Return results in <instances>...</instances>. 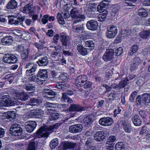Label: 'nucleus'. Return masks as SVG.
<instances>
[{
	"label": "nucleus",
	"mask_w": 150,
	"mask_h": 150,
	"mask_svg": "<svg viewBox=\"0 0 150 150\" xmlns=\"http://www.w3.org/2000/svg\"><path fill=\"white\" fill-rule=\"evenodd\" d=\"M48 14H46L43 16V18L42 19L41 22L44 25L46 24L48 21V18L49 17Z\"/></svg>",
	"instance_id": "nucleus-54"
},
{
	"label": "nucleus",
	"mask_w": 150,
	"mask_h": 150,
	"mask_svg": "<svg viewBox=\"0 0 150 150\" xmlns=\"http://www.w3.org/2000/svg\"><path fill=\"white\" fill-rule=\"evenodd\" d=\"M122 111V109L120 107H117V109H115L114 111L113 116L114 117H116L118 114H120Z\"/></svg>",
	"instance_id": "nucleus-58"
},
{
	"label": "nucleus",
	"mask_w": 150,
	"mask_h": 150,
	"mask_svg": "<svg viewBox=\"0 0 150 150\" xmlns=\"http://www.w3.org/2000/svg\"><path fill=\"white\" fill-rule=\"evenodd\" d=\"M77 49L79 53L82 55L85 56L88 54V52L87 48H85L81 44L78 45Z\"/></svg>",
	"instance_id": "nucleus-24"
},
{
	"label": "nucleus",
	"mask_w": 150,
	"mask_h": 150,
	"mask_svg": "<svg viewBox=\"0 0 150 150\" xmlns=\"http://www.w3.org/2000/svg\"><path fill=\"white\" fill-rule=\"evenodd\" d=\"M50 134L48 132L44 133L41 132L40 133H37V131L34 134L35 137L38 138H47Z\"/></svg>",
	"instance_id": "nucleus-34"
},
{
	"label": "nucleus",
	"mask_w": 150,
	"mask_h": 150,
	"mask_svg": "<svg viewBox=\"0 0 150 150\" xmlns=\"http://www.w3.org/2000/svg\"><path fill=\"white\" fill-rule=\"evenodd\" d=\"M25 18V17L24 16H18L16 19V22L17 25H21L23 26V22Z\"/></svg>",
	"instance_id": "nucleus-46"
},
{
	"label": "nucleus",
	"mask_w": 150,
	"mask_h": 150,
	"mask_svg": "<svg viewBox=\"0 0 150 150\" xmlns=\"http://www.w3.org/2000/svg\"><path fill=\"white\" fill-rule=\"evenodd\" d=\"M82 125L77 124L70 126L69 128L70 132L72 133H77L80 132L82 129Z\"/></svg>",
	"instance_id": "nucleus-18"
},
{
	"label": "nucleus",
	"mask_w": 150,
	"mask_h": 150,
	"mask_svg": "<svg viewBox=\"0 0 150 150\" xmlns=\"http://www.w3.org/2000/svg\"><path fill=\"white\" fill-rule=\"evenodd\" d=\"M13 41V38L11 36H5L2 38L1 42L4 45H11Z\"/></svg>",
	"instance_id": "nucleus-20"
},
{
	"label": "nucleus",
	"mask_w": 150,
	"mask_h": 150,
	"mask_svg": "<svg viewBox=\"0 0 150 150\" xmlns=\"http://www.w3.org/2000/svg\"><path fill=\"white\" fill-rule=\"evenodd\" d=\"M36 68L37 67L35 66H32V67L30 69H27L26 70V74L28 76H29V75H30L31 74H33L32 73H34L35 71Z\"/></svg>",
	"instance_id": "nucleus-50"
},
{
	"label": "nucleus",
	"mask_w": 150,
	"mask_h": 150,
	"mask_svg": "<svg viewBox=\"0 0 150 150\" xmlns=\"http://www.w3.org/2000/svg\"><path fill=\"white\" fill-rule=\"evenodd\" d=\"M105 1H101L98 5L97 8V10L99 12H102L104 10V8H106L107 6V4L105 3L104 2Z\"/></svg>",
	"instance_id": "nucleus-33"
},
{
	"label": "nucleus",
	"mask_w": 150,
	"mask_h": 150,
	"mask_svg": "<svg viewBox=\"0 0 150 150\" xmlns=\"http://www.w3.org/2000/svg\"><path fill=\"white\" fill-rule=\"evenodd\" d=\"M35 7L33 6L32 4H28L25 5L23 8V13H28L32 16V18L33 20L35 21L37 20L38 15L37 14H34Z\"/></svg>",
	"instance_id": "nucleus-3"
},
{
	"label": "nucleus",
	"mask_w": 150,
	"mask_h": 150,
	"mask_svg": "<svg viewBox=\"0 0 150 150\" xmlns=\"http://www.w3.org/2000/svg\"><path fill=\"white\" fill-rule=\"evenodd\" d=\"M48 74L45 69L40 70L37 74V79L40 81H43L47 78Z\"/></svg>",
	"instance_id": "nucleus-13"
},
{
	"label": "nucleus",
	"mask_w": 150,
	"mask_h": 150,
	"mask_svg": "<svg viewBox=\"0 0 150 150\" xmlns=\"http://www.w3.org/2000/svg\"><path fill=\"white\" fill-rule=\"evenodd\" d=\"M29 52V50L28 49H25L21 53V58H22V59H23L24 57L28 56Z\"/></svg>",
	"instance_id": "nucleus-55"
},
{
	"label": "nucleus",
	"mask_w": 150,
	"mask_h": 150,
	"mask_svg": "<svg viewBox=\"0 0 150 150\" xmlns=\"http://www.w3.org/2000/svg\"><path fill=\"white\" fill-rule=\"evenodd\" d=\"M132 122L135 126H139L141 125L142 123V120L140 117L138 115L133 116L132 118Z\"/></svg>",
	"instance_id": "nucleus-23"
},
{
	"label": "nucleus",
	"mask_w": 150,
	"mask_h": 150,
	"mask_svg": "<svg viewBox=\"0 0 150 150\" xmlns=\"http://www.w3.org/2000/svg\"><path fill=\"white\" fill-rule=\"evenodd\" d=\"M45 131L46 132L50 131L48 127L47 126L41 127L38 130L37 133H40Z\"/></svg>",
	"instance_id": "nucleus-47"
},
{
	"label": "nucleus",
	"mask_w": 150,
	"mask_h": 150,
	"mask_svg": "<svg viewBox=\"0 0 150 150\" xmlns=\"http://www.w3.org/2000/svg\"><path fill=\"white\" fill-rule=\"evenodd\" d=\"M57 18L59 24L61 25H64L65 24V21L63 17L62 14L58 12L57 15Z\"/></svg>",
	"instance_id": "nucleus-40"
},
{
	"label": "nucleus",
	"mask_w": 150,
	"mask_h": 150,
	"mask_svg": "<svg viewBox=\"0 0 150 150\" xmlns=\"http://www.w3.org/2000/svg\"><path fill=\"white\" fill-rule=\"evenodd\" d=\"M117 94L116 91H113L109 94V97H111L112 98H109V99L112 100H114L117 97Z\"/></svg>",
	"instance_id": "nucleus-52"
},
{
	"label": "nucleus",
	"mask_w": 150,
	"mask_h": 150,
	"mask_svg": "<svg viewBox=\"0 0 150 150\" xmlns=\"http://www.w3.org/2000/svg\"><path fill=\"white\" fill-rule=\"evenodd\" d=\"M83 123L85 125H88L93 122V120L91 115L85 116L83 117Z\"/></svg>",
	"instance_id": "nucleus-26"
},
{
	"label": "nucleus",
	"mask_w": 150,
	"mask_h": 150,
	"mask_svg": "<svg viewBox=\"0 0 150 150\" xmlns=\"http://www.w3.org/2000/svg\"><path fill=\"white\" fill-rule=\"evenodd\" d=\"M82 33V34L81 35L80 38L83 40L89 39L91 37V34L89 32L83 31Z\"/></svg>",
	"instance_id": "nucleus-35"
},
{
	"label": "nucleus",
	"mask_w": 150,
	"mask_h": 150,
	"mask_svg": "<svg viewBox=\"0 0 150 150\" xmlns=\"http://www.w3.org/2000/svg\"><path fill=\"white\" fill-rule=\"evenodd\" d=\"M142 100L145 104L150 103V93H143L142 95Z\"/></svg>",
	"instance_id": "nucleus-29"
},
{
	"label": "nucleus",
	"mask_w": 150,
	"mask_h": 150,
	"mask_svg": "<svg viewBox=\"0 0 150 150\" xmlns=\"http://www.w3.org/2000/svg\"><path fill=\"white\" fill-rule=\"evenodd\" d=\"M108 11H103L102 13L99 14L97 18L98 21L100 22H102L104 21L106 18Z\"/></svg>",
	"instance_id": "nucleus-30"
},
{
	"label": "nucleus",
	"mask_w": 150,
	"mask_h": 150,
	"mask_svg": "<svg viewBox=\"0 0 150 150\" xmlns=\"http://www.w3.org/2000/svg\"><path fill=\"white\" fill-rule=\"evenodd\" d=\"M60 147L63 150H74L76 146V144L65 141L60 144Z\"/></svg>",
	"instance_id": "nucleus-8"
},
{
	"label": "nucleus",
	"mask_w": 150,
	"mask_h": 150,
	"mask_svg": "<svg viewBox=\"0 0 150 150\" xmlns=\"http://www.w3.org/2000/svg\"><path fill=\"white\" fill-rule=\"evenodd\" d=\"M46 107L48 108L49 110H51L52 108H54V105H55L53 103H50L49 102H46L45 104Z\"/></svg>",
	"instance_id": "nucleus-63"
},
{
	"label": "nucleus",
	"mask_w": 150,
	"mask_h": 150,
	"mask_svg": "<svg viewBox=\"0 0 150 150\" xmlns=\"http://www.w3.org/2000/svg\"><path fill=\"white\" fill-rule=\"evenodd\" d=\"M106 133L103 131L97 132L94 135V139L97 142L103 141L106 136Z\"/></svg>",
	"instance_id": "nucleus-15"
},
{
	"label": "nucleus",
	"mask_w": 150,
	"mask_h": 150,
	"mask_svg": "<svg viewBox=\"0 0 150 150\" xmlns=\"http://www.w3.org/2000/svg\"><path fill=\"white\" fill-rule=\"evenodd\" d=\"M60 39V34H56L54 36L53 39V42L55 44H57L58 42V40L59 39Z\"/></svg>",
	"instance_id": "nucleus-56"
},
{
	"label": "nucleus",
	"mask_w": 150,
	"mask_h": 150,
	"mask_svg": "<svg viewBox=\"0 0 150 150\" xmlns=\"http://www.w3.org/2000/svg\"><path fill=\"white\" fill-rule=\"evenodd\" d=\"M27 150H36V144L35 141H31L28 145Z\"/></svg>",
	"instance_id": "nucleus-45"
},
{
	"label": "nucleus",
	"mask_w": 150,
	"mask_h": 150,
	"mask_svg": "<svg viewBox=\"0 0 150 150\" xmlns=\"http://www.w3.org/2000/svg\"><path fill=\"white\" fill-rule=\"evenodd\" d=\"M76 23H74L73 22V31L75 33H80L83 30V28L81 27L80 24H76Z\"/></svg>",
	"instance_id": "nucleus-25"
},
{
	"label": "nucleus",
	"mask_w": 150,
	"mask_h": 150,
	"mask_svg": "<svg viewBox=\"0 0 150 150\" xmlns=\"http://www.w3.org/2000/svg\"><path fill=\"white\" fill-rule=\"evenodd\" d=\"M123 127L125 132H126L130 133L132 130V128L130 123L125 125Z\"/></svg>",
	"instance_id": "nucleus-51"
},
{
	"label": "nucleus",
	"mask_w": 150,
	"mask_h": 150,
	"mask_svg": "<svg viewBox=\"0 0 150 150\" xmlns=\"http://www.w3.org/2000/svg\"><path fill=\"white\" fill-rule=\"evenodd\" d=\"M114 52L113 49H109L107 50L103 56V59L105 62L111 60L114 56Z\"/></svg>",
	"instance_id": "nucleus-11"
},
{
	"label": "nucleus",
	"mask_w": 150,
	"mask_h": 150,
	"mask_svg": "<svg viewBox=\"0 0 150 150\" xmlns=\"http://www.w3.org/2000/svg\"><path fill=\"white\" fill-rule=\"evenodd\" d=\"M94 43L91 40H87L85 42V46L89 51L93 50L94 48Z\"/></svg>",
	"instance_id": "nucleus-27"
},
{
	"label": "nucleus",
	"mask_w": 150,
	"mask_h": 150,
	"mask_svg": "<svg viewBox=\"0 0 150 150\" xmlns=\"http://www.w3.org/2000/svg\"><path fill=\"white\" fill-rule=\"evenodd\" d=\"M3 61L7 63L14 64L17 62L18 58L14 55L8 54L4 57Z\"/></svg>",
	"instance_id": "nucleus-7"
},
{
	"label": "nucleus",
	"mask_w": 150,
	"mask_h": 150,
	"mask_svg": "<svg viewBox=\"0 0 150 150\" xmlns=\"http://www.w3.org/2000/svg\"><path fill=\"white\" fill-rule=\"evenodd\" d=\"M71 17L75 19L74 21V23H77L82 21H84L86 18L85 15L79 13V11L76 8L72 9L70 11Z\"/></svg>",
	"instance_id": "nucleus-2"
},
{
	"label": "nucleus",
	"mask_w": 150,
	"mask_h": 150,
	"mask_svg": "<svg viewBox=\"0 0 150 150\" xmlns=\"http://www.w3.org/2000/svg\"><path fill=\"white\" fill-rule=\"evenodd\" d=\"M70 109L71 111L82 112L85 110V108L79 105L73 104L71 105Z\"/></svg>",
	"instance_id": "nucleus-21"
},
{
	"label": "nucleus",
	"mask_w": 150,
	"mask_h": 150,
	"mask_svg": "<svg viewBox=\"0 0 150 150\" xmlns=\"http://www.w3.org/2000/svg\"><path fill=\"white\" fill-rule=\"evenodd\" d=\"M138 49V46L137 45L134 44L131 48V52L129 53V54L131 56L133 55L137 51Z\"/></svg>",
	"instance_id": "nucleus-43"
},
{
	"label": "nucleus",
	"mask_w": 150,
	"mask_h": 150,
	"mask_svg": "<svg viewBox=\"0 0 150 150\" xmlns=\"http://www.w3.org/2000/svg\"><path fill=\"white\" fill-rule=\"evenodd\" d=\"M37 124L35 121H30L28 124L25 125L26 130L29 133H31L34 130Z\"/></svg>",
	"instance_id": "nucleus-19"
},
{
	"label": "nucleus",
	"mask_w": 150,
	"mask_h": 150,
	"mask_svg": "<svg viewBox=\"0 0 150 150\" xmlns=\"http://www.w3.org/2000/svg\"><path fill=\"white\" fill-rule=\"evenodd\" d=\"M150 35V31L149 30H145L141 32L139 34L141 38L147 39Z\"/></svg>",
	"instance_id": "nucleus-31"
},
{
	"label": "nucleus",
	"mask_w": 150,
	"mask_h": 150,
	"mask_svg": "<svg viewBox=\"0 0 150 150\" xmlns=\"http://www.w3.org/2000/svg\"><path fill=\"white\" fill-rule=\"evenodd\" d=\"M43 114V111L39 108L32 110L29 114V116L30 117L36 118H41Z\"/></svg>",
	"instance_id": "nucleus-9"
},
{
	"label": "nucleus",
	"mask_w": 150,
	"mask_h": 150,
	"mask_svg": "<svg viewBox=\"0 0 150 150\" xmlns=\"http://www.w3.org/2000/svg\"><path fill=\"white\" fill-rule=\"evenodd\" d=\"M138 14L139 16L142 18L146 17L148 15V13L145 9L140 8L139 10Z\"/></svg>",
	"instance_id": "nucleus-37"
},
{
	"label": "nucleus",
	"mask_w": 150,
	"mask_h": 150,
	"mask_svg": "<svg viewBox=\"0 0 150 150\" xmlns=\"http://www.w3.org/2000/svg\"><path fill=\"white\" fill-rule=\"evenodd\" d=\"M125 145L122 142L117 143L115 146V150H125Z\"/></svg>",
	"instance_id": "nucleus-36"
},
{
	"label": "nucleus",
	"mask_w": 150,
	"mask_h": 150,
	"mask_svg": "<svg viewBox=\"0 0 150 150\" xmlns=\"http://www.w3.org/2000/svg\"><path fill=\"white\" fill-rule=\"evenodd\" d=\"M120 9V7L119 5H114L111 13L112 15L115 16L117 15Z\"/></svg>",
	"instance_id": "nucleus-38"
},
{
	"label": "nucleus",
	"mask_w": 150,
	"mask_h": 150,
	"mask_svg": "<svg viewBox=\"0 0 150 150\" xmlns=\"http://www.w3.org/2000/svg\"><path fill=\"white\" fill-rule=\"evenodd\" d=\"M88 78L86 75H80L78 76L75 79V83L78 87L83 86V83L87 80Z\"/></svg>",
	"instance_id": "nucleus-10"
},
{
	"label": "nucleus",
	"mask_w": 150,
	"mask_h": 150,
	"mask_svg": "<svg viewBox=\"0 0 150 150\" xmlns=\"http://www.w3.org/2000/svg\"><path fill=\"white\" fill-rule=\"evenodd\" d=\"M127 84V82L125 80L120 81L119 83L120 88L125 87Z\"/></svg>",
	"instance_id": "nucleus-62"
},
{
	"label": "nucleus",
	"mask_w": 150,
	"mask_h": 150,
	"mask_svg": "<svg viewBox=\"0 0 150 150\" xmlns=\"http://www.w3.org/2000/svg\"><path fill=\"white\" fill-rule=\"evenodd\" d=\"M115 52L116 55L117 56H120L123 53V50L122 47H119L115 50Z\"/></svg>",
	"instance_id": "nucleus-57"
},
{
	"label": "nucleus",
	"mask_w": 150,
	"mask_h": 150,
	"mask_svg": "<svg viewBox=\"0 0 150 150\" xmlns=\"http://www.w3.org/2000/svg\"><path fill=\"white\" fill-rule=\"evenodd\" d=\"M117 33V27L114 25H111L108 28L107 31L106 32V35L108 38H113Z\"/></svg>",
	"instance_id": "nucleus-6"
},
{
	"label": "nucleus",
	"mask_w": 150,
	"mask_h": 150,
	"mask_svg": "<svg viewBox=\"0 0 150 150\" xmlns=\"http://www.w3.org/2000/svg\"><path fill=\"white\" fill-rule=\"evenodd\" d=\"M113 122V119L110 117H103L100 118L99 121V124L103 126L110 125Z\"/></svg>",
	"instance_id": "nucleus-14"
},
{
	"label": "nucleus",
	"mask_w": 150,
	"mask_h": 150,
	"mask_svg": "<svg viewBox=\"0 0 150 150\" xmlns=\"http://www.w3.org/2000/svg\"><path fill=\"white\" fill-rule=\"evenodd\" d=\"M94 64L95 66L98 67L100 66L103 64V62L100 59L98 58H96L94 59Z\"/></svg>",
	"instance_id": "nucleus-53"
},
{
	"label": "nucleus",
	"mask_w": 150,
	"mask_h": 150,
	"mask_svg": "<svg viewBox=\"0 0 150 150\" xmlns=\"http://www.w3.org/2000/svg\"><path fill=\"white\" fill-rule=\"evenodd\" d=\"M86 26L88 29L92 31L96 30L98 28V24L97 21L93 20L88 21Z\"/></svg>",
	"instance_id": "nucleus-12"
},
{
	"label": "nucleus",
	"mask_w": 150,
	"mask_h": 150,
	"mask_svg": "<svg viewBox=\"0 0 150 150\" xmlns=\"http://www.w3.org/2000/svg\"><path fill=\"white\" fill-rule=\"evenodd\" d=\"M148 132H149L148 130L146 129V127L144 126L142 127L141 130L140 132V134L141 135L145 136V135Z\"/></svg>",
	"instance_id": "nucleus-59"
},
{
	"label": "nucleus",
	"mask_w": 150,
	"mask_h": 150,
	"mask_svg": "<svg viewBox=\"0 0 150 150\" xmlns=\"http://www.w3.org/2000/svg\"><path fill=\"white\" fill-rule=\"evenodd\" d=\"M11 100L8 96H4L0 103V106L8 107L11 105Z\"/></svg>",
	"instance_id": "nucleus-16"
},
{
	"label": "nucleus",
	"mask_w": 150,
	"mask_h": 150,
	"mask_svg": "<svg viewBox=\"0 0 150 150\" xmlns=\"http://www.w3.org/2000/svg\"><path fill=\"white\" fill-rule=\"evenodd\" d=\"M93 140L92 138H88L86 141L85 145L86 147H90L93 146Z\"/></svg>",
	"instance_id": "nucleus-48"
},
{
	"label": "nucleus",
	"mask_w": 150,
	"mask_h": 150,
	"mask_svg": "<svg viewBox=\"0 0 150 150\" xmlns=\"http://www.w3.org/2000/svg\"><path fill=\"white\" fill-rule=\"evenodd\" d=\"M59 79L60 82L56 85V86L58 88L64 90L68 87L69 85L67 83L68 81V76L67 73L61 74L59 77Z\"/></svg>",
	"instance_id": "nucleus-1"
},
{
	"label": "nucleus",
	"mask_w": 150,
	"mask_h": 150,
	"mask_svg": "<svg viewBox=\"0 0 150 150\" xmlns=\"http://www.w3.org/2000/svg\"><path fill=\"white\" fill-rule=\"evenodd\" d=\"M17 4V3L15 0H11L7 5L6 8L9 9L16 8Z\"/></svg>",
	"instance_id": "nucleus-28"
},
{
	"label": "nucleus",
	"mask_w": 150,
	"mask_h": 150,
	"mask_svg": "<svg viewBox=\"0 0 150 150\" xmlns=\"http://www.w3.org/2000/svg\"><path fill=\"white\" fill-rule=\"evenodd\" d=\"M59 34L60 40L63 47L69 48L71 46V43L69 37L64 32L60 33Z\"/></svg>",
	"instance_id": "nucleus-4"
},
{
	"label": "nucleus",
	"mask_w": 150,
	"mask_h": 150,
	"mask_svg": "<svg viewBox=\"0 0 150 150\" xmlns=\"http://www.w3.org/2000/svg\"><path fill=\"white\" fill-rule=\"evenodd\" d=\"M37 62L40 66H45L48 64L49 60L47 57L45 56L40 58Z\"/></svg>",
	"instance_id": "nucleus-22"
},
{
	"label": "nucleus",
	"mask_w": 150,
	"mask_h": 150,
	"mask_svg": "<svg viewBox=\"0 0 150 150\" xmlns=\"http://www.w3.org/2000/svg\"><path fill=\"white\" fill-rule=\"evenodd\" d=\"M23 132L22 128L20 125L17 124L12 125L10 128V133L13 136H17L21 135Z\"/></svg>",
	"instance_id": "nucleus-5"
},
{
	"label": "nucleus",
	"mask_w": 150,
	"mask_h": 150,
	"mask_svg": "<svg viewBox=\"0 0 150 150\" xmlns=\"http://www.w3.org/2000/svg\"><path fill=\"white\" fill-rule=\"evenodd\" d=\"M92 85V82L91 81H86L83 83V88L85 89L88 88H90Z\"/></svg>",
	"instance_id": "nucleus-61"
},
{
	"label": "nucleus",
	"mask_w": 150,
	"mask_h": 150,
	"mask_svg": "<svg viewBox=\"0 0 150 150\" xmlns=\"http://www.w3.org/2000/svg\"><path fill=\"white\" fill-rule=\"evenodd\" d=\"M61 102L64 103L67 106L69 104L73 103V100L70 98L67 95V93L65 92L62 93V97L60 98Z\"/></svg>",
	"instance_id": "nucleus-17"
},
{
	"label": "nucleus",
	"mask_w": 150,
	"mask_h": 150,
	"mask_svg": "<svg viewBox=\"0 0 150 150\" xmlns=\"http://www.w3.org/2000/svg\"><path fill=\"white\" fill-rule=\"evenodd\" d=\"M29 97L27 93L23 91L20 94L19 99L22 101H25L28 99Z\"/></svg>",
	"instance_id": "nucleus-41"
},
{
	"label": "nucleus",
	"mask_w": 150,
	"mask_h": 150,
	"mask_svg": "<svg viewBox=\"0 0 150 150\" xmlns=\"http://www.w3.org/2000/svg\"><path fill=\"white\" fill-rule=\"evenodd\" d=\"M45 93L46 95H49V96H54H54H55L56 94V92L49 89L47 90L45 92Z\"/></svg>",
	"instance_id": "nucleus-60"
},
{
	"label": "nucleus",
	"mask_w": 150,
	"mask_h": 150,
	"mask_svg": "<svg viewBox=\"0 0 150 150\" xmlns=\"http://www.w3.org/2000/svg\"><path fill=\"white\" fill-rule=\"evenodd\" d=\"M58 144V140L57 139H55L52 140L50 143V146L52 149H54Z\"/></svg>",
	"instance_id": "nucleus-39"
},
{
	"label": "nucleus",
	"mask_w": 150,
	"mask_h": 150,
	"mask_svg": "<svg viewBox=\"0 0 150 150\" xmlns=\"http://www.w3.org/2000/svg\"><path fill=\"white\" fill-rule=\"evenodd\" d=\"M116 138L115 136L111 135L108 137L106 142V144H113L115 145L114 142L115 141Z\"/></svg>",
	"instance_id": "nucleus-44"
},
{
	"label": "nucleus",
	"mask_w": 150,
	"mask_h": 150,
	"mask_svg": "<svg viewBox=\"0 0 150 150\" xmlns=\"http://www.w3.org/2000/svg\"><path fill=\"white\" fill-rule=\"evenodd\" d=\"M139 113L143 118H145L147 115V112L145 110L140 111H139Z\"/></svg>",
	"instance_id": "nucleus-64"
},
{
	"label": "nucleus",
	"mask_w": 150,
	"mask_h": 150,
	"mask_svg": "<svg viewBox=\"0 0 150 150\" xmlns=\"http://www.w3.org/2000/svg\"><path fill=\"white\" fill-rule=\"evenodd\" d=\"M9 116V118L10 119H11L13 120L15 119L16 117V112L13 111H8L7 112Z\"/></svg>",
	"instance_id": "nucleus-49"
},
{
	"label": "nucleus",
	"mask_w": 150,
	"mask_h": 150,
	"mask_svg": "<svg viewBox=\"0 0 150 150\" xmlns=\"http://www.w3.org/2000/svg\"><path fill=\"white\" fill-rule=\"evenodd\" d=\"M59 117V113L56 112H52L51 113L49 117L50 121L55 120L57 119Z\"/></svg>",
	"instance_id": "nucleus-42"
},
{
	"label": "nucleus",
	"mask_w": 150,
	"mask_h": 150,
	"mask_svg": "<svg viewBox=\"0 0 150 150\" xmlns=\"http://www.w3.org/2000/svg\"><path fill=\"white\" fill-rule=\"evenodd\" d=\"M38 57V55L37 54H36L31 56L28 55V56L24 57L22 60L23 62H30L36 59Z\"/></svg>",
	"instance_id": "nucleus-32"
}]
</instances>
